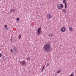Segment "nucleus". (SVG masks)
I'll return each mask as SVG.
<instances>
[{"label":"nucleus","mask_w":76,"mask_h":76,"mask_svg":"<svg viewBox=\"0 0 76 76\" xmlns=\"http://www.w3.org/2000/svg\"><path fill=\"white\" fill-rule=\"evenodd\" d=\"M31 58L30 57H28L27 58V61H29V60H30V59Z\"/></svg>","instance_id":"nucleus-15"},{"label":"nucleus","mask_w":76,"mask_h":76,"mask_svg":"<svg viewBox=\"0 0 76 76\" xmlns=\"http://www.w3.org/2000/svg\"><path fill=\"white\" fill-rule=\"evenodd\" d=\"M61 31L62 32H64L66 31V28L64 27H62L61 29Z\"/></svg>","instance_id":"nucleus-5"},{"label":"nucleus","mask_w":76,"mask_h":76,"mask_svg":"<svg viewBox=\"0 0 76 76\" xmlns=\"http://www.w3.org/2000/svg\"><path fill=\"white\" fill-rule=\"evenodd\" d=\"M43 48L46 53L51 52L52 51V48L51 47L50 44L49 43H47L44 46Z\"/></svg>","instance_id":"nucleus-1"},{"label":"nucleus","mask_w":76,"mask_h":76,"mask_svg":"<svg viewBox=\"0 0 76 76\" xmlns=\"http://www.w3.org/2000/svg\"><path fill=\"white\" fill-rule=\"evenodd\" d=\"M6 30L8 31L9 30V27H7Z\"/></svg>","instance_id":"nucleus-20"},{"label":"nucleus","mask_w":76,"mask_h":76,"mask_svg":"<svg viewBox=\"0 0 76 76\" xmlns=\"http://www.w3.org/2000/svg\"><path fill=\"white\" fill-rule=\"evenodd\" d=\"M57 7H58V9H61V8L60 4L58 5Z\"/></svg>","instance_id":"nucleus-8"},{"label":"nucleus","mask_w":76,"mask_h":76,"mask_svg":"<svg viewBox=\"0 0 76 76\" xmlns=\"http://www.w3.org/2000/svg\"><path fill=\"white\" fill-rule=\"evenodd\" d=\"M60 72H61V71H60V70H59L57 71V73H60Z\"/></svg>","instance_id":"nucleus-14"},{"label":"nucleus","mask_w":76,"mask_h":76,"mask_svg":"<svg viewBox=\"0 0 76 76\" xmlns=\"http://www.w3.org/2000/svg\"><path fill=\"white\" fill-rule=\"evenodd\" d=\"M63 3L64 4V3L66 4V0H63Z\"/></svg>","instance_id":"nucleus-18"},{"label":"nucleus","mask_w":76,"mask_h":76,"mask_svg":"<svg viewBox=\"0 0 76 76\" xmlns=\"http://www.w3.org/2000/svg\"><path fill=\"white\" fill-rule=\"evenodd\" d=\"M17 20L18 22H19V18H17Z\"/></svg>","instance_id":"nucleus-19"},{"label":"nucleus","mask_w":76,"mask_h":76,"mask_svg":"<svg viewBox=\"0 0 76 76\" xmlns=\"http://www.w3.org/2000/svg\"><path fill=\"white\" fill-rule=\"evenodd\" d=\"M47 66H50V63H48L46 65Z\"/></svg>","instance_id":"nucleus-17"},{"label":"nucleus","mask_w":76,"mask_h":76,"mask_svg":"<svg viewBox=\"0 0 76 76\" xmlns=\"http://www.w3.org/2000/svg\"><path fill=\"white\" fill-rule=\"evenodd\" d=\"M41 28H38L37 31V35H39L40 34H41Z\"/></svg>","instance_id":"nucleus-3"},{"label":"nucleus","mask_w":76,"mask_h":76,"mask_svg":"<svg viewBox=\"0 0 76 76\" xmlns=\"http://www.w3.org/2000/svg\"><path fill=\"white\" fill-rule=\"evenodd\" d=\"M2 56V55H1V53H0V57H1Z\"/></svg>","instance_id":"nucleus-22"},{"label":"nucleus","mask_w":76,"mask_h":76,"mask_svg":"<svg viewBox=\"0 0 76 76\" xmlns=\"http://www.w3.org/2000/svg\"><path fill=\"white\" fill-rule=\"evenodd\" d=\"M44 69V68H43V67H42V69Z\"/></svg>","instance_id":"nucleus-27"},{"label":"nucleus","mask_w":76,"mask_h":76,"mask_svg":"<svg viewBox=\"0 0 76 76\" xmlns=\"http://www.w3.org/2000/svg\"><path fill=\"white\" fill-rule=\"evenodd\" d=\"M69 29L70 31H73V28L72 27L69 28Z\"/></svg>","instance_id":"nucleus-11"},{"label":"nucleus","mask_w":76,"mask_h":76,"mask_svg":"<svg viewBox=\"0 0 76 76\" xmlns=\"http://www.w3.org/2000/svg\"><path fill=\"white\" fill-rule=\"evenodd\" d=\"M60 6H61V8H63V5L62 4H61Z\"/></svg>","instance_id":"nucleus-16"},{"label":"nucleus","mask_w":76,"mask_h":76,"mask_svg":"<svg viewBox=\"0 0 76 76\" xmlns=\"http://www.w3.org/2000/svg\"><path fill=\"white\" fill-rule=\"evenodd\" d=\"M21 37H22V35L21 34H20L18 36L19 39H20V38H21Z\"/></svg>","instance_id":"nucleus-13"},{"label":"nucleus","mask_w":76,"mask_h":76,"mask_svg":"<svg viewBox=\"0 0 76 76\" xmlns=\"http://www.w3.org/2000/svg\"><path fill=\"white\" fill-rule=\"evenodd\" d=\"M7 25H5L4 26V27H5V28H6V27H7Z\"/></svg>","instance_id":"nucleus-23"},{"label":"nucleus","mask_w":76,"mask_h":76,"mask_svg":"<svg viewBox=\"0 0 76 76\" xmlns=\"http://www.w3.org/2000/svg\"><path fill=\"white\" fill-rule=\"evenodd\" d=\"M0 1H1V0H0Z\"/></svg>","instance_id":"nucleus-30"},{"label":"nucleus","mask_w":76,"mask_h":76,"mask_svg":"<svg viewBox=\"0 0 76 76\" xmlns=\"http://www.w3.org/2000/svg\"><path fill=\"white\" fill-rule=\"evenodd\" d=\"M10 40H11V42H12V39H10Z\"/></svg>","instance_id":"nucleus-25"},{"label":"nucleus","mask_w":76,"mask_h":76,"mask_svg":"<svg viewBox=\"0 0 76 76\" xmlns=\"http://www.w3.org/2000/svg\"><path fill=\"white\" fill-rule=\"evenodd\" d=\"M43 70H44V69H42V72H43Z\"/></svg>","instance_id":"nucleus-26"},{"label":"nucleus","mask_w":76,"mask_h":76,"mask_svg":"<svg viewBox=\"0 0 76 76\" xmlns=\"http://www.w3.org/2000/svg\"><path fill=\"white\" fill-rule=\"evenodd\" d=\"M62 11L64 12V13H66V10L65 9H62Z\"/></svg>","instance_id":"nucleus-10"},{"label":"nucleus","mask_w":76,"mask_h":76,"mask_svg":"<svg viewBox=\"0 0 76 76\" xmlns=\"http://www.w3.org/2000/svg\"><path fill=\"white\" fill-rule=\"evenodd\" d=\"M61 45L60 46V47H61Z\"/></svg>","instance_id":"nucleus-28"},{"label":"nucleus","mask_w":76,"mask_h":76,"mask_svg":"<svg viewBox=\"0 0 76 76\" xmlns=\"http://www.w3.org/2000/svg\"><path fill=\"white\" fill-rule=\"evenodd\" d=\"M52 17V15H51L50 13H48L46 16V18H48V19H51Z\"/></svg>","instance_id":"nucleus-2"},{"label":"nucleus","mask_w":76,"mask_h":76,"mask_svg":"<svg viewBox=\"0 0 76 76\" xmlns=\"http://www.w3.org/2000/svg\"><path fill=\"white\" fill-rule=\"evenodd\" d=\"M19 63H20V64H21L22 65H23V66H24V64H26V62L25 61H20L19 62Z\"/></svg>","instance_id":"nucleus-6"},{"label":"nucleus","mask_w":76,"mask_h":76,"mask_svg":"<svg viewBox=\"0 0 76 76\" xmlns=\"http://www.w3.org/2000/svg\"><path fill=\"white\" fill-rule=\"evenodd\" d=\"M75 72L76 73V71H75Z\"/></svg>","instance_id":"nucleus-29"},{"label":"nucleus","mask_w":76,"mask_h":76,"mask_svg":"<svg viewBox=\"0 0 76 76\" xmlns=\"http://www.w3.org/2000/svg\"><path fill=\"white\" fill-rule=\"evenodd\" d=\"M10 51L11 53H13V50L12 49H11Z\"/></svg>","instance_id":"nucleus-21"},{"label":"nucleus","mask_w":76,"mask_h":76,"mask_svg":"<svg viewBox=\"0 0 76 76\" xmlns=\"http://www.w3.org/2000/svg\"><path fill=\"white\" fill-rule=\"evenodd\" d=\"M43 68H44V67H45V65H43L42 66Z\"/></svg>","instance_id":"nucleus-24"},{"label":"nucleus","mask_w":76,"mask_h":76,"mask_svg":"<svg viewBox=\"0 0 76 76\" xmlns=\"http://www.w3.org/2000/svg\"><path fill=\"white\" fill-rule=\"evenodd\" d=\"M12 12H15V9H12L11 10V11L10 12V13H11Z\"/></svg>","instance_id":"nucleus-9"},{"label":"nucleus","mask_w":76,"mask_h":76,"mask_svg":"<svg viewBox=\"0 0 76 76\" xmlns=\"http://www.w3.org/2000/svg\"><path fill=\"white\" fill-rule=\"evenodd\" d=\"M48 36L50 37H53V34L51 33H49L48 34Z\"/></svg>","instance_id":"nucleus-7"},{"label":"nucleus","mask_w":76,"mask_h":76,"mask_svg":"<svg viewBox=\"0 0 76 76\" xmlns=\"http://www.w3.org/2000/svg\"><path fill=\"white\" fill-rule=\"evenodd\" d=\"M13 49L14 51V54H16L18 53V51H17V48L15 47H14Z\"/></svg>","instance_id":"nucleus-4"},{"label":"nucleus","mask_w":76,"mask_h":76,"mask_svg":"<svg viewBox=\"0 0 76 76\" xmlns=\"http://www.w3.org/2000/svg\"><path fill=\"white\" fill-rule=\"evenodd\" d=\"M67 3H65V9H67Z\"/></svg>","instance_id":"nucleus-12"}]
</instances>
